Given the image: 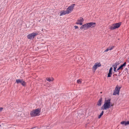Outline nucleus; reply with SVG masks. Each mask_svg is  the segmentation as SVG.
Wrapping results in <instances>:
<instances>
[{"label": "nucleus", "mask_w": 129, "mask_h": 129, "mask_svg": "<svg viewBox=\"0 0 129 129\" xmlns=\"http://www.w3.org/2000/svg\"><path fill=\"white\" fill-rule=\"evenodd\" d=\"M112 68L111 67L110 68L109 71V72L108 74L107 77H111V75L112 74Z\"/></svg>", "instance_id": "12"}, {"label": "nucleus", "mask_w": 129, "mask_h": 129, "mask_svg": "<svg viewBox=\"0 0 129 129\" xmlns=\"http://www.w3.org/2000/svg\"><path fill=\"white\" fill-rule=\"evenodd\" d=\"M121 124H124L126 126L127 124H129V121H127L126 122L125 121H122L121 122Z\"/></svg>", "instance_id": "14"}, {"label": "nucleus", "mask_w": 129, "mask_h": 129, "mask_svg": "<svg viewBox=\"0 0 129 129\" xmlns=\"http://www.w3.org/2000/svg\"><path fill=\"white\" fill-rule=\"evenodd\" d=\"M46 80H47L48 81H49V82H51V81H53L54 79L53 78H52L51 79L49 78H47L46 79Z\"/></svg>", "instance_id": "17"}, {"label": "nucleus", "mask_w": 129, "mask_h": 129, "mask_svg": "<svg viewBox=\"0 0 129 129\" xmlns=\"http://www.w3.org/2000/svg\"><path fill=\"white\" fill-rule=\"evenodd\" d=\"M126 64V62H124L119 67L121 69H122V68L125 66Z\"/></svg>", "instance_id": "16"}, {"label": "nucleus", "mask_w": 129, "mask_h": 129, "mask_svg": "<svg viewBox=\"0 0 129 129\" xmlns=\"http://www.w3.org/2000/svg\"><path fill=\"white\" fill-rule=\"evenodd\" d=\"M68 14L66 10H63L60 12V16H62L63 15H65Z\"/></svg>", "instance_id": "13"}, {"label": "nucleus", "mask_w": 129, "mask_h": 129, "mask_svg": "<svg viewBox=\"0 0 129 129\" xmlns=\"http://www.w3.org/2000/svg\"><path fill=\"white\" fill-rule=\"evenodd\" d=\"M87 23H86L82 25L80 28V29H84V30H86L88 28L87 25L86 24Z\"/></svg>", "instance_id": "11"}, {"label": "nucleus", "mask_w": 129, "mask_h": 129, "mask_svg": "<svg viewBox=\"0 0 129 129\" xmlns=\"http://www.w3.org/2000/svg\"><path fill=\"white\" fill-rule=\"evenodd\" d=\"M81 81L80 80H77V83L78 84H80L81 83Z\"/></svg>", "instance_id": "19"}, {"label": "nucleus", "mask_w": 129, "mask_h": 129, "mask_svg": "<svg viewBox=\"0 0 129 129\" xmlns=\"http://www.w3.org/2000/svg\"><path fill=\"white\" fill-rule=\"evenodd\" d=\"M102 99L101 98L99 100L97 103V105L99 106H100L101 105Z\"/></svg>", "instance_id": "15"}, {"label": "nucleus", "mask_w": 129, "mask_h": 129, "mask_svg": "<svg viewBox=\"0 0 129 129\" xmlns=\"http://www.w3.org/2000/svg\"><path fill=\"white\" fill-rule=\"evenodd\" d=\"M16 82L17 84L21 83L24 86H25L26 84V82L23 79H17L16 80Z\"/></svg>", "instance_id": "6"}, {"label": "nucleus", "mask_w": 129, "mask_h": 129, "mask_svg": "<svg viewBox=\"0 0 129 129\" xmlns=\"http://www.w3.org/2000/svg\"><path fill=\"white\" fill-rule=\"evenodd\" d=\"M120 25L121 23L120 22L113 24L112 25L109 26V28L111 30H114L118 28L120 26Z\"/></svg>", "instance_id": "3"}, {"label": "nucleus", "mask_w": 129, "mask_h": 129, "mask_svg": "<svg viewBox=\"0 0 129 129\" xmlns=\"http://www.w3.org/2000/svg\"><path fill=\"white\" fill-rule=\"evenodd\" d=\"M102 93V92H101V93Z\"/></svg>", "instance_id": "27"}, {"label": "nucleus", "mask_w": 129, "mask_h": 129, "mask_svg": "<svg viewBox=\"0 0 129 129\" xmlns=\"http://www.w3.org/2000/svg\"><path fill=\"white\" fill-rule=\"evenodd\" d=\"M38 34L37 33H33L27 35V38L30 40H33L35 37Z\"/></svg>", "instance_id": "4"}, {"label": "nucleus", "mask_w": 129, "mask_h": 129, "mask_svg": "<svg viewBox=\"0 0 129 129\" xmlns=\"http://www.w3.org/2000/svg\"><path fill=\"white\" fill-rule=\"evenodd\" d=\"M109 50V49L108 48L106 50H105L104 52H107Z\"/></svg>", "instance_id": "22"}, {"label": "nucleus", "mask_w": 129, "mask_h": 129, "mask_svg": "<svg viewBox=\"0 0 129 129\" xmlns=\"http://www.w3.org/2000/svg\"><path fill=\"white\" fill-rule=\"evenodd\" d=\"M75 5V4H72L67 9L66 11L68 14L71 13L72 11L74 9V7Z\"/></svg>", "instance_id": "5"}, {"label": "nucleus", "mask_w": 129, "mask_h": 129, "mask_svg": "<svg viewBox=\"0 0 129 129\" xmlns=\"http://www.w3.org/2000/svg\"><path fill=\"white\" fill-rule=\"evenodd\" d=\"M120 88V87H119L118 85L116 86L115 89V90L114 92L113 95H116V94L119 95Z\"/></svg>", "instance_id": "7"}, {"label": "nucleus", "mask_w": 129, "mask_h": 129, "mask_svg": "<svg viewBox=\"0 0 129 129\" xmlns=\"http://www.w3.org/2000/svg\"><path fill=\"white\" fill-rule=\"evenodd\" d=\"M103 113H104V111H102V112L101 113V114H102V115H103Z\"/></svg>", "instance_id": "26"}, {"label": "nucleus", "mask_w": 129, "mask_h": 129, "mask_svg": "<svg viewBox=\"0 0 129 129\" xmlns=\"http://www.w3.org/2000/svg\"><path fill=\"white\" fill-rule=\"evenodd\" d=\"M83 21V18L81 17L77 20V22H76V24H79L80 25H82V23Z\"/></svg>", "instance_id": "9"}, {"label": "nucleus", "mask_w": 129, "mask_h": 129, "mask_svg": "<svg viewBox=\"0 0 129 129\" xmlns=\"http://www.w3.org/2000/svg\"><path fill=\"white\" fill-rule=\"evenodd\" d=\"M111 100L108 99V100H105L104 104L103 106L101 108L103 110H107L110 107V104L111 103Z\"/></svg>", "instance_id": "1"}, {"label": "nucleus", "mask_w": 129, "mask_h": 129, "mask_svg": "<svg viewBox=\"0 0 129 129\" xmlns=\"http://www.w3.org/2000/svg\"><path fill=\"white\" fill-rule=\"evenodd\" d=\"M74 27L75 29L78 28V27L77 26H75Z\"/></svg>", "instance_id": "23"}, {"label": "nucleus", "mask_w": 129, "mask_h": 129, "mask_svg": "<svg viewBox=\"0 0 129 129\" xmlns=\"http://www.w3.org/2000/svg\"><path fill=\"white\" fill-rule=\"evenodd\" d=\"M116 65L115 66V67H114V71H115V72H116Z\"/></svg>", "instance_id": "21"}, {"label": "nucleus", "mask_w": 129, "mask_h": 129, "mask_svg": "<svg viewBox=\"0 0 129 129\" xmlns=\"http://www.w3.org/2000/svg\"><path fill=\"white\" fill-rule=\"evenodd\" d=\"M3 109V108H0V112H1V111H2Z\"/></svg>", "instance_id": "24"}, {"label": "nucleus", "mask_w": 129, "mask_h": 129, "mask_svg": "<svg viewBox=\"0 0 129 129\" xmlns=\"http://www.w3.org/2000/svg\"><path fill=\"white\" fill-rule=\"evenodd\" d=\"M87 23V25L88 28L92 26V27H94L95 26L96 23L94 22H91L88 23Z\"/></svg>", "instance_id": "10"}, {"label": "nucleus", "mask_w": 129, "mask_h": 129, "mask_svg": "<svg viewBox=\"0 0 129 129\" xmlns=\"http://www.w3.org/2000/svg\"><path fill=\"white\" fill-rule=\"evenodd\" d=\"M103 115H102V114L101 113L100 115L98 116V118H100Z\"/></svg>", "instance_id": "20"}, {"label": "nucleus", "mask_w": 129, "mask_h": 129, "mask_svg": "<svg viewBox=\"0 0 129 129\" xmlns=\"http://www.w3.org/2000/svg\"><path fill=\"white\" fill-rule=\"evenodd\" d=\"M101 66V65L100 63L98 62L95 63L93 67L92 70L94 72L97 68L100 67Z\"/></svg>", "instance_id": "8"}, {"label": "nucleus", "mask_w": 129, "mask_h": 129, "mask_svg": "<svg viewBox=\"0 0 129 129\" xmlns=\"http://www.w3.org/2000/svg\"><path fill=\"white\" fill-rule=\"evenodd\" d=\"M120 69H121L119 67L117 69V71H118Z\"/></svg>", "instance_id": "25"}, {"label": "nucleus", "mask_w": 129, "mask_h": 129, "mask_svg": "<svg viewBox=\"0 0 129 129\" xmlns=\"http://www.w3.org/2000/svg\"><path fill=\"white\" fill-rule=\"evenodd\" d=\"M40 111V109L38 108L31 112L30 114L32 117L38 116Z\"/></svg>", "instance_id": "2"}, {"label": "nucleus", "mask_w": 129, "mask_h": 129, "mask_svg": "<svg viewBox=\"0 0 129 129\" xmlns=\"http://www.w3.org/2000/svg\"><path fill=\"white\" fill-rule=\"evenodd\" d=\"M114 47V46H111L108 48L109 49V50H111Z\"/></svg>", "instance_id": "18"}]
</instances>
